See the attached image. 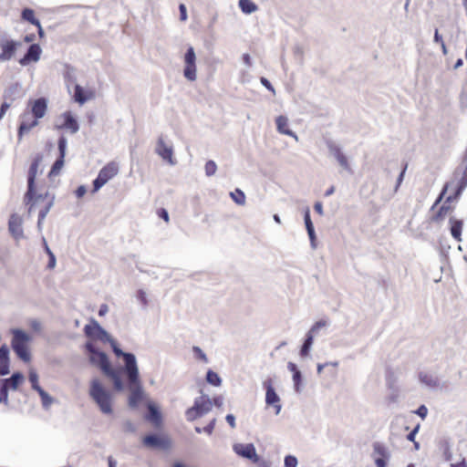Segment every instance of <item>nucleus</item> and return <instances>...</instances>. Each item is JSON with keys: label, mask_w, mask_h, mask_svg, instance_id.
Wrapping results in <instances>:
<instances>
[{"label": "nucleus", "mask_w": 467, "mask_h": 467, "mask_svg": "<svg viewBox=\"0 0 467 467\" xmlns=\"http://www.w3.org/2000/svg\"><path fill=\"white\" fill-rule=\"evenodd\" d=\"M88 350L90 352V362L94 365H98L103 373L108 376L112 381L116 390H123V383L120 379L119 372L110 368L108 356L104 352L97 351L94 349L92 345H87Z\"/></svg>", "instance_id": "nucleus-1"}, {"label": "nucleus", "mask_w": 467, "mask_h": 467, "mask_svg": "<svg viewBox=\"0 0 467 467\" xmlns=\"http://www.w3.org/2000/svg\"><path fill=\"white\" fill-rule=\"evenodd\" d=\"M11 334V348L13 351L22 361L29 362L31 360L29 344L32 341V337L19 328H13Z\"/></svg>", "instance_id": "nucleus-2"}, {"label": "nucleus", "mask_w": 467, "mask_h": 467, "mask_svg": "<svg viewBox=\"0 0 467 467\" xmlns=\"http://www.w3.org/2000/svg\"><path fill=\"white\" fill-rule=\"evenodd\" d=\"M89 395L104 414L112 412V394L98 379L91 380Z\"/></svg>", "instance_id": "nucleus-3"}, {"label": "nucleus", "mask_w": 467, "mask_h": 467, "mask_svg": "<svg viewBox=\"0 0 467 467\" xmlns=\"http://www.w3.org/2000/svg\"><path fill=\"white\" fill-rule=\"evenodd\" d=\"M47 109V100L45 98H39L32 102L31 111L33 116L35 117V120L30 123H26L22 121L19 129H18V139L19 140L22 139V136L30 131L33 128L38 125L37 119H42Z\"/></svg>", "instance_id": "nucleus-4"}, {"label": "nucleus", "mask_w": 467, "mask_h": 467, "mask_svg": "<svg viewBox=\"0 0 467 467\" xmlns=\"http://www.w3.org/2000/svg\"><path fill=\"white\" fill-rule=\"evenodd\" d=\"M213 409V401L208 395L202 394L194 400L192 407L189 408L185 416L188 421H193L209 413Z\"/></svg>", "instance_id": "nucleus-5"}, {"label": "nucleus", "mask_w": 467, "mask_h": 467, "mask_svg": "<svg viewBox=\"0 0 467 467\" xmlns=\"http://www.w3.org/2000/svg\"><path fill=\"white\" fill-rule=\"evenodd\" d=\"M119 171V164L115 161L109 162L99 172L98 177L93 182V192H96L101 189L109 180L114 178Z\"/></svg>", "instance_id": "nucleus-6"}, {"label": "nucleus", "mask_w": 467, "mask_h": 467, "mask_svg": "<svg viewBox=\"0 0 467 467\" xmlns=\"http://www.w3.org/2000/svg\"><path fill=\"white\" fill-rule=\"evenodd\" d=\"M129 381V405L131 408H136L138 404L141 401L143 397V389L141 387V383L140 381V374L139 369H136L135 377H130V374H126Z\"/></svg>", "instance_id": "nucleus-7"}, {"label": "nucleus", "mask_w": 467, "mask_h": 467, "mask_svg": "<svg viewBox=\"0 0 467 467\" xmlns=\"http://www.w3.org/2000/svg\"><path fill=\"white\" fill-rule=\"evenodd\" d=\"M108 342L110 343L113 352L117 357H122L124 360V370L130 377H135L136 369H139L137 359L134 354L123 352L117 345L116 341L111 337Z\"/></svg>", "instance_id": "nucleus-8"}, {"label": "nucleus", "mask_w": 467, "mask_h": 467, "mask_svg": "<svg viewBox=\"0 0 467 467\" xmlns=\"http://www.w3.org/2000/svg\"><path fill=\"white\" fill-rule=\"evenodd\" d=\"M183 76L189 81L197 79L196 54L192 47H189L183 57Z\"/></svg>", "instance_id": "nucleus-9"}, {"label": "nucleus", "mask_w": 467, "mask_h": 467, "mask_svg": "<svg viewBox=\"0 0 467 467\" xmlns=\"http://www.w3.org/2000/svg\"><path fill=\"white\" fill-rule=\"evenodd\" d=\"M155 152L170 165L173 166L176 164V161L173 158V148L171 144L165 141L163 136H160L158 138Z\"/></svg>", "instance_id": "nucleus-10"}, {"label": "nucleus", "mask_w": 467, "mask_h": 467, "mask_svg": "<svg viewBox=\"0 0 467 467\" xmlns=\"http://www.w3.org/2000/svg\"><path fill=\"white\" fill-rule=\"evenodd\" d=\"M233 451L238 456L248 459L254 463L259 462V456L253 443H234L233 445Z\"/></svg>", "instance_id": "nucleus-11"}, {"label": "nucleus", "mask_w": 467, "mask_h": 467, "mask_svg": "<svg viewBox=\"0 0 467 467\" xmlns=\"http://www.w3.org/2000/svg\"><path fill=\"white\" fill-rule=\"evenodd\" d=\"M264 387L265 388V403L268 406H274L275 410V414L278 415L282 410V405L280 403V397L275 392L272 381L270 379L264 382Z\"/></svg>", "instance_id": "nucleus-12"}, {"label": "nucleus", "mask_w": 467, "mask_h": 467, "mask_svg": "<svg viewBox=\"0 0 467 467\" xmlns=\"http://www.w3.org/2000/svg\"><path fill=\"white\" fill-rule=\"evenodd\" d=\"M57 145H58V150H59V158L55 161V163L53 164V166L50 170V172H49L50 177L57 175L59 173L60 170L64 166V159L66 156V150H67V139L64 136H61L58 140Z\"/></svg>", "instance_id": "nucleus-13"}, {"label": "nucleus", "mask_w": 467, "mask_h": 467, "mask_svg": "<svg viewBox=\"0 0 467 467\" xmlns=\"http://www.w3.org/2000/svg\"><path fill=\"white\" fill-rule=\"evenodd\" d=\"M143 444L150 448L168 450L171 447V442L168 438H163L155 434H151L144 437Z\"/></svg>", "instance_id": "nucleus-14"}, {"label": "nucleus", "mask_w": 467, "mask_h": 467, "mask_svg": "<svg viewBox=\"0 0 467 467\" xmlns=\"http://www.w3.org/2000/svg\"><path fill=\"white\" fill-rule=\"evenodd\" d=\"M84 331L88 337H96L104 341H109L111 338L110 335L95 320L91 325H86Z\"/></svg>", "instance_id": "nucleus-15"}, {"label": "nucleus", "mask_w": 467, "mask_h": 467, "mask_svg": "<svg viewBox=\"0 0 467 467\" xmlns=\"http://www.w3.org/2000/svg\"><path fill=\"white\" fill-rule=\"evenodd\" d=\"M23 220L17 214H12L8 222V229L12 236L19 241L24 238V231L22 228Z\"/></svg>", "instance_id": "nucleus-16"}, {"label": "nucleus", "mask_w": 467, "mask_h": 467, "mask_svg": "<svg viewBox=\"0 0 467 467\" xmlns=\"http://www.w3.org/2000/svg\"><path fill=\"white\" fill-rule=\"evenodd\" d=\"M42 161L41 156H37L33 162L31 163L28 171V179H27V195L30 197L33 192V187H35V180L37 175L38 167Z\"/></svg>", "instance_id": "nucleus-17"}, {"label": "nucleus", "mask_w": 467, "mask_h": 467, "mask_svg": "<svg viewBox=\"0 0 467 467\" xmlns=\"http://www.w3.org/2000/svg\"><path fill=\"white\" fill-rule=\"evenodd\" d=\"M42 53V49L39 45L37 44H32L26 54L24 56L23 58L19 60V63L22 66L27 65L30 61L37 62L40 59V56Z\"/></svg>", "instance_id": "nucleus-18"}, {"label": "nucleus", "mask_w": 467, "mask_h": 467, "mask_svg": "<svg viewBox=\"0 0 467 467\" xmlns=\"http://www.w3.org/2000/svg\"><path fill=\"white\" fill-rule=\"evenodd\" d=\"M61 118L64 119V123L57 126V129L68 130L73 134H75L78 131L79 125L70 111L64 112L61 115Z\"/></svg>", "instance_id": "nucleus-19"}, {"label": "nucleus", "mask_w": 467, "mask_h": 467, "mask_svg": "<svg viewBox=\"0 0 467 467\" xmlns=\"http://www.w3.org/2000/svg\"><path fill=\"white\" fill-rule=\"evenodd\" d=\"M304 221H305L306 229L309 240H310L311 247L313 249H316L317 248V236H316L314 224H313L311 217H310L309 208H306L305 210Z\"/></svg>", "instance_id": "nucleus-20"}, {"label": "nucleus", "mask_w": 467, "mask_h": 467, "mask_svg": "<svg viewBox=\"0 0 467 467\" xmlns=\"http://www.w3.org/2000/svg\"><path fill=\"white\" fill-rule=\"evenodd\" d=\"M52 197H50L51 199ZM47 199L49 200L48 193L46 192L44 194H36L35 189L33 188L32 195L29 197L27 195V192L25 196V201L27 205H29L28 212L32 213V211L35 209V207L38 206L40 203H42Z\"/></svg>", "instance_id": "nucleus-21"}, {"label": "nucleus", "mask_w": 467, "mask_h": 467, "mask_svg": "<svg viewBox=\"0 0 467 467\" xmlns=\"http://www.w3.org/2000/svg\"><path fill=\"white\" fill-rule=\"evenodd\" d=\"M276 130L279 133L294 138L298 141V136L290 129H288V119L285 116H278L275 119Z\"/></svg>", "instance_id": "nucleus-22"}, {"label": "nucleus", "mask_w": 467, "mask_h": 467, "mask_svg": "<svg viewBox=\"0 0 467 467\" xmlns=\"http://www.w3.org/2000/svg\"><path fill=\"white\" fill-rule=\"evenodd\" d=\"M287 368L293 374L292 379L295 390L298 393L301 392L303 389L301 371L298 369L296 364L293 362L287 363Z\"/></svg>", "instance_id": "nucleus-23"}, {"label": "nucleus", "mask_w": 467, "mask_h": 467, "mask_svg": "<svg viewBox=\"0 0 467 467\" xmlns=\"http://www.w3.org/2000/svg\"><path fill=\"white\" fill-rule=\"evenodd\" d=\"M450 232L451 236L458 242L462 241V220L451 216L449 220Z\"/></svg>", "instance_id": "nucleus-24"}, {"label": "nucleus", "mask_w": 467, "mask_h": 467, "mask_svg": "<svg viewBox=\"0 0 467 467\" xmlns=\"http://www.w3.org/2000/svg\"><path fill=\"white\" fill-rule=\"evenodd\" d=\"M93 97H94L93 92L85 91L82 88V87L78 84L75 86L74 99L78 103L82 105L88 99H92Z\"/></svg>", "instance_id": "nucleus-25"}, {"label": "nucleus", "mask_w": 467, "mask_h": 467, "mask_svg": "<svg viewBox=\"0 0 467 467\" xmlns=\"http://www.w3.org/2000/svg\"><path fill=\"white\" fill-rule=\"evenodd\" d=\"M24 376L20 372L14 373L9 379L0 380L5 386L13 390H16L19 384L23 381Z\"/></svg>", "instance_id": "nucleus-26"}, {"label": "nucleus", "mask_w": 467, "mask_h": 467, "mask_svg": "<svg viewBox=\"0 0 467 467\" xmlns=\"http://www.w3.org/2000/svg\"><path fill=\"white\" fill-rule=\"evenodd\" d=\"M17 46H19L18 42H15L13 40L8 39H1L0 47L4 53H5L9 57L12 58L15 54Z\"/></svg>", "instance_id": "nucleus-27"}, {"label": "nucleus", "mask_w": 467, "mask_h": 467, "mask_svg": "<svg viewBox=\"0 0 467 467\" xmlns=\"http://www.w3.org/2000/svg\"><path fill=\"white\" fill-rule=\"evenodd\" d=\"M53 204H54V197L47 200L46 202L45 205L40 209L39 213H38V221H37V228L39 231H41L43 222H44L45 218L47 217V213H49L50 209L52 208Z\"/></svg>", "instance_id": "nucleus-28"}, {"label": "nucleus", "mask_w": 467, "mask_h": 467, "mask_svg": "<svg viewBox=\"0 0 467 467\" xmlns=\"http://www.w3.org/2000/svg\"><path fill=\"white\" fill-rule=\"evenodd\" d=\"M238 5L245 15H251L258 10V6L252 0H239Z\"/></svg>", "instance_id": "nucleus-29"}, {"label": "nucleus", "mask_w": 467, "mask_h": 467, "mask_svg": "<svg viewBox=\"0 0 467 467\" xmlns=\"http://www.w3.org/2000/svg\"><path fill=\"white\" fill-rule=\"evenodd\" d=\"M148 409L150 412L148 420L151 421L153 424L159 425L161 422V412L158 410V409L153 403H149Z\"/></svg>", "instance_id": "nucleus-30"}, {"label": "nucleus", "mask_w": 467, "mask_h": 467, "mask_svg": "<svg viewBox=\"0 0 467 467\" xmlns=\"http://www.w3.org/2000/svg\"><path fill=\"white\" fill-rule=\"evenodd\" d=\"M373 455L374 457L385 458L386 460H389L390 458L389 450L379 442L373 444Z\"/></svg>", "instance_id": "nucleus-31"}, {"label": "nucleus", "mask_w": 467, "mask_h": 467, "mask_svg": "<svg viewBox=\"0 0 467 467\" xmlns=\"http://www.w3.org/2000/svg\"><path fill=\"white\" fill-rule=\"evenodd\" d=\"M314 335L307 332L306 337L302 345V348L300 349V355L302 357H306L309 354V351L312 348L313 342H314Z\"/></svg>", "instance_id": "nucleus-32"}, {"label": "nucleus", "mask_w": 467, "mask_h": 467, "mask_svg": "<svg viewBox=\"0 0 467 467\" xmlns=\"http://www.w3.org/2000/svg\"><path fill=\"white\" fill-rule=\"evenodd\" d=\"M327 147L328 149L330 155L333 156L336 160L344 154L340 145H338L335 141L327 140Z\"/></svg>", "instance_id": "nucleus-33"}, {"label": "nucleus", "mask_w": 467, "mask_h": 467, "mask_svg": "<svg viewBox=\"0 0 467 467\" xmlns=\"http://www.w3.org/2000/svg\"><path fill=\"white\" fill-rule=\"evenodd\" d=\"M420 380L421 383H423L429 388H435L438 385L437 379L434 376L428 373H420Z\"/></svg>", "instance_id": "nucleus-34"}, {"label": "nucleus", "mask_w": 467, "mask_h": 467, "mask_svg": "<svg viewBox=\"0 0 467 467\" xmlns=\"http://www.w3.org/2000/svg\"><path fill=\"white\" fill-rule=\"evenodd\" d=\"M39 394L42 401V406L45 410H48L50 406L54 403V399L42 388L36 390Z\"/></svg>", "instance_id": "nucleus-35"}, {"label": "nucleus", "mask_w": 467, "mask_h": 467, "mask_svg": "<svg viewBox=\"0 0 467 467\" xmlns=\"http://www.w3.org/2000/svg\"><path fill=\"white\" fill-rule=\"evenodd\" d=\"M22 18L28 21L32 25H35L36 26H39V20L35 18L34 11L30 8H25L22 11Z\"/></svg>", "instance_id": "nucleus-36"}, {"label": "nucleus", "mask_w": 467, "mask_h": 467, "mask_svg": "<svg viewBox=\"0 0 467 467\" xmlns=\"http://www.w3.org/2000/svg\"><path fill=\"white\" fill-rule=\"evenodd\" d=\"M230 196L233 201L238 205L245 204V194L240 189H235L234 192H230Z\"/></svg>", "instance_id": "nucleus-37"}, {"label": "nucleus", "mask_w": 467, "mask_h": 467, "mask_svg": "<svg viewBox=\"0 0 467 467\" xmlns=\"http://www.w3.org/2000/svg\"><path fill=\"white\" fill-rule=\"evenodd\" d=\"M206 380L211 385H213V386H216V387L220 386L221 383H222V379L219 377V375L216 372L213 371V370H209L207 372Z\"/></svg>", "instance_id": "nucleus-38"}, {"label": "nucleus", "mask_w": 467, "mask_h": 467, "mask_svg": "<svg viewBox=\"0 0 467 467\" xmlns=\"http://www.w3.org/2000/svg\"><path fill=\"white\" fill-rule=\"evenodd\" d=\"M28 379H29V381L31 383V386H32V389L36 391L39 389H41V387L38 384V375H37L36 371L34 368H30L29 375H28Z\"/></svg>", "instance_id": "nucleus-39"}, {"label": "nucleus", "mask_w": 467, "mask_h": 467, "mask_svg": "<svg viewBox=\"0 0 467 467\" xmlns=\"http://www.w3.org/2000/svg\"><path fill=\"white\" fill-rule=\"evenodd\" d=\"M217 171V164L213 161H208L204 165V172L207 177L213 176Z\"/></svg>", "instance_id": "nucleus-40"}, {"label": "nucleus", "mask_w": 467, "mask_h": 467, "mask_svg": "<svg viewBox=\"0 0 467 467\" xmlns=\"http://www.w3.org/2000/svg\"><path fill=\"white\" fill-rule=\"evenodd\" d=\"M8 387L0 381V403H8Z\"/></svg>", "instance_id": "nucleus-41"}, {"label": "nucleus", "mask_w": 467, "mask_h": 467, "mask_svg": "<svg viewBox=\"0 0 467 467\" xmlns=\"http://www.w3.org/2000/svg\"><path fill=\"white\" fill-rule=\"evenodd\" d=\"M337 161L343 170L348 172H352L348 157L345 154L341 155L338 159H337Z\"/></svg>", "instance_id": "nucleus-42"}, {"label": "nucleus", "mask_w": 467, "mask_h": 467, "mask_svg": "<svg viewBox=\"0 0 467 467\" xmlns=\"http://www.w3.org/2000/svg\"><path fill=\"white\" fill-rule=\"evenodd\" d=\"M137 299L140 302L143 306H148L149 299L146 291L140 289L136 295Z\"/></svg>", "instance_id": "nucleus-43"}, {"label": "nucleus", "mask_w": 467, "mask_h": 467, "mask_svg": "<svg viewBox=\"0 0 467 467\" xmlns=\"http://www.w3.org/2000/svg\"><path fill=\"white\" fill-rule=\"evenodd\" d=\"M327 325V321L319 320L312 326V327L309 329L308 333L315 336L319 331V329L326 327Z\"/></svg>", "instance_id": "nucleus-44"}, {"label": "nucleus", "mask_w": 467, "mask_h": 467, "mask_svg": "<svg viewBox=\"0 0 467 467\" xmlns=\"http://www.w3.org/2000/svg\"><path fill=\"white\" fill-rule=\"evenodd\" d=\"M298 464L296 457L293 455H287L285 457L284 465L285 467H296Z\"/></svg>", "instance_id": "nucleus-45"}, {"label": "nucleus", "mask_w": 467, "mask_h": 467, "mask_svg": "<svg viewBox=\"0 0 467 467\" xmlns=\"http://www.w3.org/2000/svg\"><path fill=\"white\" fill-rule=\"evenodd\" d=\"M9 372V360H0V375L5 376Z\"/></svg>", "instance_id": "nucleus-46"}, {"label": "nucleus", "mask_w": 467, "mask_h": 467, "mask_svg": "<svg viewBox=\"0 0 467 467\" xmlns=\"http://www.w3.org/2000/svg\"><path fill=\"white\" fill-rule=\"evenodd\" d=\"M466 186H467V178L463 177L462 175V178L457 184L456 195H460L462 193V192L466 188Z\"/></svg>", "instance_id": "nucleus-47"}, {"label": "nucleus", "mask_w": 467, "mask_h": 467, "mask_svg": "<svg viewBox=\"0 0 467 467\" xmlns=\"http://www.w3.org/2000/svg\"><path fill=\"white\" fill-rule=\"evenodd\" d=\"M9 348L6 345L0 347V360H9Z\"/></svg>", "instance_id": "nucleus-48"}, {"label": "nucleus", "mask_w": 467, "mask_h": 467, "mask_svg": "<svg viewBox=\"0 0 467 467\" xmlns=\"http://www.w3.org/2000/svg\"><path fill=\"white\" fill-rule=\"evenodd\" d=\"M407 167H408V164H405L404 168L402 169L401 172L400 173L398 179H397V183H396V186H395V189H394V192H398L400 184L402 183L403 180H404V176H405V172H406V170H407Z\"/></svg>", "instance_id": "nucleus-49"}, {"label": "nucleus", "mask_w": 467, "mask_h": 467, "mask_svg": "<svg viewBox=\"0 0 467 467\" xmlns=\"http://www.w3.org/2000/svg\"><path fill=\"white\" fill-rule=\"evenodd\" d=\"M193 352L197 354L198 358H201L204 363H208V358L206 354L199 348L193 347Z\"/></svg>", "instance_id": "nucleus-50"}, {"label": "nucleus", "mask_w": 467, "mask_h": 467, "mask_svg": "<svg viewBox=\"0 0 467 467\" xmlns=\"http://www.w3.org/2000/svg\"><path fill=\"white\" fill-rule=\"evenodd\" d=\"M260 82L269 91H271L273 94H275V90L274 87L272 86V84L270 83V81L267 78H265V77H262L260 78Z\"/></svg>", "instance_id": "nucleus-51"}, {"label": "nucleus", "mask_w": 467, "mask_h": 467, "mask_svg": "<svg viewBox=\"0 0 467 467\" xmlns=\"http://www.w3.org/2000/svg\"><path fill=\"white\" fill-rule=\"evenodd\" d=\"M216 423V419H213L207 426L203 428V432L207 433L208 435H211L214 430Z\"/></svg>", "instance_id": "nucleus-52"}, {"label": "nucleus", "mask_w": 467, "mask_h": 467, "mask_svg": "<svg viewBox=\"0 0 467 467\" xmlns=\"http://www.w3.org/2000/svg\"><path fill=\"white\" fill-rule=\"evenodd\" d=\"M415 413L420 416L421 419H425L428 414V409L425 405H420Z\"/></svg>", "instance_id": "nucleus-53"}, {"label": "nucleus", "mask_w": 467, "mask_h": 467, "mask_svg": "<svg viewBox=\"0 0 467 467\" xmlns=\"http://www.w3.org/2000/svg\"><path fill=\"white\" fill-rule=\"evenodd\" d=\"M179 10H180V19L181 21H186L187 18H188V16H187V9H186V6L184 4H181L179 5Z\"/></svg>", "instance_id": "nucleus-54"}, {"label": "nucleus", "mask_w": 467, "mask_h": 467, "mask_svg": "<svg viewBox=\"0 0 467 467\" xmlns=\"http://www.w3.org/2000/svg\"><path fill=\"white\" fill-rule=\"evenodd\" d=\"M30 327L33 330L38 332L42 329V324L37 319H33L30 321Z\"/></svg>", "instance_id": "nucleus-55"}, {"label": "nucleus", "mask_w": 467, "mask_h": 467, "mask_svg": "<svg viewBox=\"0 0 467 467\" xmlns=\"http://www.w3.org/2000/svg\"><path fill=\"white\" fill-rule=\"evenodd\" d=\"M420 425H417L407 436V440L410 441H416L415 437L417 433L419 432Z\"/></svg>", "instance_id": "nucleus-56"}, {"label": "nucleus", "mask_w": 467, "mask_h": 467, "mask_svg": "<svg viewBox=\"0 0 467 467\" xmlns=\"http://www.w3.org/2000/svg\"><path fill=\"white\" fill-rule=\"evenodd\" d=\"M10 108V103L8 102H4L2 105H1V108H0V120L3 119L5 112L7 111V109Z\"/></svg>", "instance_id": "nucleus-57"}, {"label": "nucleus", "mask_w": 467, "mask_h": 467, "mask_svg": "<svg viewBox=\"0 0 467 467\" xmlns=\"http://www.w3.org/2000/svg\"><path fill=\"white\" fill-rule=\"evenodd\" d=\"M225 420L231 428L234 429L236 427L235 417L233 414L226 415Z\"/></svg>", "instance_id": "nucleus-58"}, {"label": "nucleus", "mask_w": 467, "mask_h": 467, "mask_svg": "<svg viewBox=\"0 0 467 467\" xmlns=\"http://www.w3.org/2000/svg\"><path fill=\"white\" fill-rule=\"evenodd\" d=\"M47 255L49 256V262H48L47 267L49 269H53V268H55L56 263H57L56 256L53 253H49V254H47Z\"/></svg>", "instance_id": "nucleus-59"}, {"label": "nucleus", "mask_w": 467, "mask_h": 467, "mask_svg": "<svg viewBox=\"0 0 467 467\" xmlns=\"http://www.w3.org/2000/svg\"><path fill=\"white\" fill-rule=\"evenodd\" d=\"M387 461L385 458H378L375 457V464L377 467H386L387 466Z\"/></svg>", "instance_id": "nucleus-60"}, {"label": "nucleus", "mask_w": 467, "mask_h": 467, "mask_svg": "<svg viewBox=\"0 0 467 467\" xmlns=\"http://www.w3.org/2000/svg\"><path fill=\"white\" fill-rule=\"evenodd\" d=\"M86 192H87V188L84 185L79 186L76 190V195L78 198L83 197L86 194Z\"/></svg>", "instance_id": "nucleus-61"}, {"label": "nucleus", "mask_w": 467, "mask_h": 467, "mask_svg": "<svg viewBox=\"0 0 467 467\" xmlns=\"http://www.w3.org/2000/svg\"><path fill=\"white\" fill-rule=\"evenodd\" d=\"M124 430L126 431L133 432V431H135L136 429L131 421L127 420L124 422Z\"/></svg>", "instance_id": "nucleus-62"}, {"label": "nucleus", "mask_w": 467, "mask_h": 467, "mask_svg": "<svg viewBox=\"0 0 467 467\" xmlns=\"http://www.w3.org/2000/svg\"><path fill=\"white\" fill-rule=\"evenodd\" d=\"M108 312H109V306H108V305H106V304H102V305L100 306V307H99V315L100 317H104V316H106V315L108 314Z\"/></svg>", "instance_id": "nucleus-63"}, {"label": "nucleus", "mask_w": 467, "mask_h": 467, "mask_svg": "<svg viewBox=\"0 0 467 467\" xmlns=\"http://www.w3.org/2000/svg\"><path fill=\"white\" fill-rule=\"evenodd\" d=\"M314 209L315 211L319 214V215H323L324 214V211H323V205L320 202H317L314 205Z\"/></svg>", "instance_id": "nucleus-64"}]
</instances>
